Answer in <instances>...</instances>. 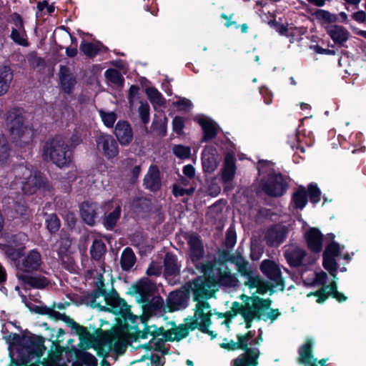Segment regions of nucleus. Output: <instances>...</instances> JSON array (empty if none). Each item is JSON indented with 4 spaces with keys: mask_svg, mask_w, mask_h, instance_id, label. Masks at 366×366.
I'll use <instances>...</instances> for the list:
<instances>
[{
    "mask_svg": "<svg viewBox=\"0 0 366 366\" xmlns=\"http://www.w3.org/2000/svg\"><path fill=\"white\" fill-rule=\"evenodd\" d=\"M15 180L11 184L13 189H21L27 194H32L38 189L50 190L51 185L44 179L41 173L31 166L19 165L14 169Z\"/></svg>",
    "mask_w": 366,
    "mask_h": 366,
    "instance_id": "f257e3e1",
    "label": "nucleus"
},
{
    "mask_svg": "<svg viewBox=\"0 0 366 366\" xmlns=\"http://www.w3.org/2000/svg\"><path fill=\"white\" fill-rule=\"evenodd\" d=\"M194 286L192 289L193 300L197 302L194 308V317L197 318V320L190 322L189 325L192 329L199 328L203 332L212 335V332L208 330L212 323L211 317L212 315L211 307L207 302L210 295L202 282L201 284L198 281L194 282Z\"/></svg>",
    "mask_w": 366,
    "mask_h": 366,
    "instance_id": "f03ea898",
    "label": "nucleus"
},
{
    "mask_svg": "<svg viewBox=\"0 0 366 366\" xmlns=\"http://www.w3.org/2000/svg\"><path fill=\"white\" fill-rule=\"evenodd\" d=\"M6 127L13 143L20 149L28 147L34 137L33 129L24 122L21 112L13 110L8 112L6 119Z\"/></svg>",
    "mask_w": 366,
    "mask_h": 366,
    "instance_id": "7ed1b4c3",
    "label": "nucleus"
},
{
    "mask_svg": "<svg viewBox=\"0 0 366 366\" xmlns=\"http://www.w3.org/2000/svg\"><path fill=\"white\" fill-rule=\"evenodd\" d=\"M290 187L289 177L281 172L269 174L261 177L259 181V187L267 196L272 198H278L284 196Z\"/></svg>",
    "mask_w": 366,
    "mask_h": 366,
    "instance_id": "20e7f679",
    "label": "nucleus"
},
{
    "mask_svg": "<svg viewBox=\"0 0 366 366\" xmlns=\"http://www.w3.org/2000/svg\"><path fill=\"white\" fill-rule=\"evenodd\" d=\"M44 154L59 167H66L71 162V152L64 140L56 137L47 142L44 147Z\"/></svg>",
    "mask_w": 366,
    "mask_h": 366,
    "instance_id": "39448f33",
    "label": "nucleus"
},
{
    "mask_svg": "<svg viewBox=\"0 0 366 366\" xmlns=\"http://www.w3.org/2000/svg\"><path fill=\"white\" fill-rule=\"evenodd\" d=\"M127 346L126 340L119 329L108 331L95 345L97 355L107 357L112 350L122 353Z\"/></svg>",
    "mask_w": 366,
    "mask_h": 366,
    "instance_id": "423d86ee",
    "label": "nucleus"
},
{
    "mask_svg": "<svg viewBox=\"0 0 366 366\" xmlns=\"http://www.w3.org/2000/svg\"><path fill=\"white\" fill-rule=\"evenodd\" d=\"M272 300L270 298L264 299L253 293V320L267 322L268 320L273 322L280 315L278 309L271 307Z\"/></svg>",
    "mask_w": 366,
    "mask_h": 366,
    "instance_id": "0eeeda50",
    "label": "nucleus"
},
{
    "mask_svg": "<svg viewBox=\"0 0 366 366\" xmlns=\"http://www.w3.org/2000/svg\"><path fill=\"white\" fill-rule=\"evenodd\" d=\"M97 290L86 297L85 301L87 305L99 310H107L111 295L104 288V280L102 274L98 276Z\"/></svg>",
    "mask_w": 366,
    "mask_h": 366,
    "instance_id": "6e6552de",
    "label": "nucleus"
},
{
    "mask_svg": "<svg viewBox=\"0 0 366 366\" xmlns=\"http://www.w3.org/2000/svg\"><path fill=\"white\" fill-rule=\"evenodd\" d=\"M239 350L244 351L233 360L232 366H252V335L251 332L237 336Z\"/></svg>",
    "mask_w": 366,
    "mask_h": 366,
    "instance_id": "1a4fd4ad",
    "label": "nucleus"
},
{
    "mask_svg": "<svg viewBox=\"0 0 366 366\" xmlns=\"http://www.w3.org/2000/svg\"><path fill=\"white\" fill-rule=\"evenodd\" d=\"M288 233L289 229L287 226L273 224L267 228L264 239L268 247H277L285 242Z\"/></svg>",
    "mask_w": 366,
    "mask_h": 366,
    "instance_id": "9d476101",
    "label": "nucleus"
},
{
    "mask_svg": "<svg viewBox=\"0 0 366 366\" xmlns=\"http://www.w3.org/2000/svg\"><path fill=\"white\" fill-rule=\"evenodd\" d=\"M260 271L265 275L275 285H279V289L281 291L285 290V280L282 276V272L279 266L270 259H264L262 262Z\"/></svg>",
    "mask_w": 366,
    "mask_h": 366,
    "instance_id": "9b49d317",
    "label": "nucleus"
},
{
    "mask_svg": "<svg viewBox=\"0 0 366 366\" xmlns=\"http://www.w3.org/2000/svg\"><path fill=\"white\" fill-rule=\"evenodd\" d=\"M108 306L110 307H107V310L120 315L124 321V325H128L129 320L134 322L138 318L131 312L129 305L123 299L111 295Z\"/></svg>",
    "mask_w": 366,
    "mask_h": 366,
    "instance_id": "f8f14e48",
    "label": "nucleus"
},
{
    "mask_svg": "<svg viewBox=\"0 0 366 366\" xmlns=\"http://www.w3.org/2000/svg\"><path fill=\"white\" fill-rule=\"evenodd\" d=\"M97 148L108 159L116 157L119 154V148L117 141L112 136L101 134L96 139Z\"/></svg>",
    "mask_w": 366,
    "mask_h": 366,
    "instance_id": "ddd939ff",
    "label": "nucleus"
},
{
    "mask_svg": "<svg viewBox=\"0 0 366 366\" xmlns=\"http://www.w3.org/2000/svg\"><path fill=\"white\" fill-rule=\"evenodd\" d=\"M163 331L164 330L162 327L158 328L155 325L147 326L142 331H139L137 333V338L145 340L147 339L149 336H150L151 339L149 342L147 343L134 346V348L138 349L142 347L148 350H152L153 349H159V342H161L162 339L158 340V343H153V341L155 340L156 336L162 335Z\"/></svg>",
    "mask_w": 366,
    "mask_h": 366,
    "instance_id": "4468645a",
    "label": "nucleus"
},
{
    "mask_svg": "<svg viewBox=\"0 0 366 366\" xmlns=\"http://www.w3.org/2000/svg\"><path fill=\"white\" fill-rule=\"evenodd\" d=\"M42 263L41 254L37 250L32 249L21 259L18 267L21 271L29 273L39 270Z\"/></svg>",
    "mask_w": 366,
    "mask_h": 366,
    "instance_id": "2eb2a0df",
    "label": "nucleus"
},
{
    "mask_svg": "<svg viewBox=\"0 0 366 366\" xmlns=\"http://www.w3.org/2000/svg\"><path fill=\"white\" fill-rule=\"evenodd\" d=\"M189 294L184 290H177L169 293L167 298V311L173 312L184 309L187 306Z\"/></svg>",
    "mask_w": 366,
    "mask_h": 366,
    "instance_id": "dca6fc26",
    "label": "nucleus"
},
{
    "mask_svg": "<svg viewBox=\"0 0 366 366\" xmlns=\"http://www.w3.org/2000/svg\"><path fill=\"white\" fill-rule=\"evenodd\" d=\"M242 302H234L232 303L231 310L234 312V315L240 314L246 322V327H251L252 322V298L242 295H241Z\"/></svg>",
    "mask_w": 366,
    "mask_h": 366,
    "instance_id": "f3484780",
    "label": "nucleus"
},
{
    "mask_svg": "<svg viewBox=\"0 0 366 366\" xmlns=\"http://www.w3.org/2000/svg\"><path fill=\"white\" fill-rule=\"evenodd\" d=\"M220 158L216 148L213 146H207L202 154V164L203 170L207 173H212L218 167Z\"/></svg>",
    "mask_w": 366,
    "mask_h": 366,
    "instance_id": "a211bd4d",
    "label": "nucleus"
},
{
    "mask_svg": "<svg viewBox=\"0 0 366 366\" xmlns=\"http://www.w3.org/2000/svg\"><path fill=\"white\" fill-rule=\"evenodd\" d=\"M313 342L311 339H307L306 342L300 347L298 350L299 357L297 362L303 366H317V359L312 353Z\"/></svg>",
    "mask_w": 366,
    "mask_h": 366,
    "instance_id": "6ab92c4d",
    "label": "nucleus"
},
{
    "mask_svg": "<svg viewBox=\"0 0 366 366\" xmlns=\"http://www.w3.org/2000/svg\"><path fill=\"white\" fill-rule=\"evenodd\" d=\"M307 248L313 253H319L322 249L323 234L316 227L310 228L305 234Z\"/></svg>",
    "mask_w": 366,
    "mask_h": 366,
    "instance_id": "aec40b11",
    "label": "nucleus"
},
{
    "mask_svg": "<svg viewBox=\"0 0 366 366\" xmlns=\"http://www.w3.org/2000/svg\"><path fill=\"white\" fill-rule=\"evenodd\" d=\"M143 305V315L145 317L152 315H161L162 312H167V305L164 300L159 296H155Z\"/></svg>",
    "mask_w": 366,
    "mask_h": 366,
    "instance_id": "412c9836",
    "label": "nucleus"
},
{
    "mask_svg": "<svg viewBox=\"0 0 366 366\" xmlns=\"http://www.w3.org/2000/svg\"><path fill=\"white\" fill-rule=\"evenodd\" d=\"M114 133L122 146H127L133 140L132 129L126 121H119L116 124Z\"/></svg>",
    "mask_w": 366,
    "mask_h": 366,
    "instance_id": "4be33fe9",
    "label": "nucleus"
},
{
    "mask_svg": "<svg viewBox=\"0 0 366 366\" xmlns=\"http://www.w3.org/2000/svg\"><path fill=\"white\" fill-rule=\"evenodd\" d=\"M187 242L189 247L190 258L194 263L200 260L204 254V247L199 236L192 234L188 237Z\"/></svg>",
    "mask_w": 366,
    "mask_h": 366,
    "instance_id": "5701e85b",
    "label": "nucleus"
},
{
    "mask_svg": "<svg viewBox=\"0 0 366 366\" xmlns=\"http://www.w3.org/2000/svg\"><path fill=\"white\" fill-rule=\"evenodd\" d=\"M325 29L335 44L342 45L349 39L350 33L342 26L332 24L325 26Z\"/></svg>",
    "mask_w": 366,
    "mask_h": 366,
    "instance_id": "b1692460",
    "label": "nucleus"
},
{
    "mask_svg": "<svg viewBox=\"0 0 366 366\" xmlns=\"http://www.w3.org/2000/svg\"><path fill=\"white\" fill-rule=\"evenodd\" d=\"M146 188L151 191H157L161 187L159 171L156 165H151L144 179Z\"/></svg>",
    "mask_w": 366,
    "mask_h": 366,
    "instance_id": "393cba45",
    "label": "nucleus"
},
{
    "mask_svg": "<svg viewBox=\"0 0 366 366\" xmlns=\"http://www.w3.org/2000/svg\"><path fill=\"white\" fill-rule=\"evenodd\" d=\"M98 209L99 207L96 203H82L80 208V212L83 220L89 225H94L96 222Z\"/></svg>",
    "mask_w": 366,
    "mask_h": 366,
    "instance_id": "a878e982",
    "label": "nucleus"
},
{
    "mask_svg": "<svg viewBox=\"0 0 366 366\" xmlns=\"http://www.w3.org/2000/svg\"><path fill=\"white\" fill-rule=\"evenodd\" d=\"M59 79L63 91L65 93L70 94L76 84V79L70 73L69 69L66 66H60Z\"/></svg>",
    "mask_w": 366,
    "mask_h": 366,
    "instance_id": "bb28decb",
    "label": "nucleus"
},
{
    "mask_svg": "<svg viewBox=\"0 0 366 366\" xmlns=\"http://www.w3.org/2000/svg\"><path fill=\"white\" fill-rule=\"evenodd\" d=\"M279 285H275L274 282H270L267 280L262 279L258 274H254L253 272V288H256L257 290L254 292L259 295H264L267 292L272 295L274 292V287H277Z\"/></svg>",
    "mask_w": 366,
    "mask_h": 366,
    "instance_id": "cd10ccee",
    "label": "nucleus"
},
{
    "mask_svg": "<svg viewBox=\"0 0 366 366\" xmlns=\"http://www.w3.org/2000/svg\"><path fill=\"white\" fill-rule=\"evenodd\" d=\"M312 16L315 17L317 23L324 28L327 26H331L338 21V16L336 14H332L327 10L317 9L313 13Z\"/></svg>",
    "mask_w": 366,
    "mask_h": 366,
    "instance_id": "c85d7f7f",
    "label": "nucleus"
},
{
    "mask_svg": "<svg viewBox=\"0 0 366 366\" xmlns=\"http://www.w3.org/2000/svg\"><path fill=\"white\" fill-rule=\"evenodd\" d=\"M236 172L235 159L231 154L225 156L222 178L224 182H229L234 178Z\"/></svg>",
    "mask_w": 366,
    "mask_h": 366,
    "instance_id": "c756f323",
    "label": "nucleus"
},
{
    "mask_svg": "<svg viewBox=\"0 0 366 366\" xmlns=\"http://www.w3.org/2000/svg\"><path fill=\"white\" fill-rule=\"evenodd\" d=\"M198 122L204 132L203 141L207 142L213 139L217 135V125L208 117H202L198 119Z\"/></svg>",
    "mask_w": 366,
    "mask_h": 366,
    "instance_id": "7c9ffc66",
    "label": "nucleus"
},
{
    "mask_svg": "<svg viewBox=\"0 0 366 366\" xmlns=\"http://www.w3.org/2000/svg\"><path fill=\"white\" fill-rule=\"evenodd\" d=\"M13 79L11 69L4 65H0V97L7 93Z\"/></svg>",
    "mask_w": 366,
    "mask_h": 366,
    "instance_id": "2f4dec72",
    "label": "nucleus"
},
{
    "mask_svg": "<svg viewBox=\"0 0 366 366\" xmlns=\"http://www.w3.org/2000/svg\"><path fill=\"white\" fill-rule=\"evenodd\" d=\"M291 202L296 209H302L308 202L307 192L303 185L298 186L297 190L292 194Z\"/></svg>",
    "mask_w": 366,
    "mask_h": 366,
    "instance_id": "473e14b6",
    "label": "nucleus"
},
{
    "mask_svg": "<svg viewBox=\"0 0 366 366\" xmlns=\"http://www.w3.org/2000/svg\"><path fill=\"white\" fill-rule=\"evenodd\" d=\"M19 280L25 284L37 289H42L49 284L47 279L42 276H32L28 274H18Z\"/></svg>",
    "mask_w": 366,
    "mask_h": 366,
    "instance_id": "72a5a7b5",
    "label": "nucleus"
},
{
    "mask_svg": "<svg viewBox=\"0 0 366 366\" xmlns=\"http://www.w3.org/2000/svg\"><path fill=\"white\" fill-rule=\"evenodd\" d=\"M154 289V283L148 279L142 280L137 285V292L140 295L142 302L149 301Z\"/></svg>",
    "mask_w": 366,
    "mask_h": 366,
    "instance_id": "f704fd0d",
    "label": "nucleus"
},
{
    "mask_svg": "<svg viewBox=\"0 0 366 366\" xmlns=\"http://www.w3.org/2000/svg\"><path fill=\"white\" fill-rule=\"evenodd\" d=\"M179 265L175 255L167 253L164 258V271L167 276L177 275L179 272Z\"/></svg>",
    "mask_w": 366,
    "mask_h": 366,
    "instance_id": "c9c22d12",
    "label": "nucleus"
},
{
    "mask_svg": "<svg viewBox=\"0 0 366 366\" xmlns=\"http://www.w3.org/2000/svg\"><path fill=\"white\" fill-rule=\"evenodd\" d=\"M229 261L231 263H233L236 265L237 269L241 273L242 275L247 276V281L246 282L247 285L250 288L252 287V276L249 272L247 271V263L244 261V259L240 256H231L229 258Z\"/></svg>",
    "mask_w": 366,
    "mask_h": 366,
    "instance_id": "e433bc0d",
    "label": "nucleus"
},
{
    "mask_svg": "<svg viewBox=\"0 0 366 366\" xmlns=\"http://www.w3.org/2000/svg\"><path fill=\"white\" fill-rule=\"evenodd\" d=\"M274 164L272 161L266 159H258L256 164V169L257 170V175L259 177H264L269 174L276 173L277 171L274 169Z\"/></svg>",
    "mask_w": 366,
    "mask_h": 366,
    "instance_id": "4c0bfd02",
    "label": "nucleus"
},
{
    "mask_svg": "<svg viewBox=\"0 0 366 366\" xmlns=\"http://www.w3.org/2000/svg\"><path fill=\"white\" fill-rule=\"evenodd\" d=\"M11 153V150L6 138L0 134V167L9 162Z\"/></svg>",
    "mask_w": 366,
    "mask_h": 366,
    "instance_id": "58836bf2",
    "label": "nucleus"
},
{
    "mask_svg": "<svg viewBox=\"0 0 366 366\" xmlns=\"http://www.w3.org/2000/svg\"><path fill=\"white\" fill-rule=\"evenodd\" d=\"M20 344L23 346L25 352L29 356H36L39 357V355L41 352V348L38 344H36L31 338L24 337L21 340Z\"/></svg>",
    "mask_w": 366,
    "mask_h": 366,
    "instance_id": "ea45409f",
    "label": "nucleus"
},
{
    "mask_svg": "<svg viewBox=\"0 0 366 366\" xmlns=\"http://www.w3.org/2000/svg\"><path fill=\"white\" fill-rule=\"evenodd\" d=\"M306 256V252L300 248H296L287 256V262L290 266L298 267L302 264Z\"/></svg>",
    "mask_w": 366,
    "mask_h": 366,
    "instance_id": "a19ab883",
    "label": "nucleus"
},
{
    "mask_svg": "<svg viewBox=\"0 0 366 366\" xmlns=\"http://www.w3.org/2000/svg\"><path fill=\"white\" fill-rule=\"evenodd\" d=\"M135 255L132 249L127 247L124 249L121 256V265L124 270H129L135 263Z\"/></svg>",
    "mask_w": 366,
    "mask_h": 366,
    "instance_id": "79ce46f5",
    "label": "nucleus"
},
{
    "mask_svg": "<svg viewBox=\"0 0 366 366\" xmlns=\"http://www.w3.org/2000/svg\"><path fill=\"white\" fill-rule=\"evenodd\" d=\"M121 206L117 205L113 212L105 216L103 224L109 230L112 229L117 224L121 214Z\"/></svg>",
    "mask_w": 366,
    "mask_h": 366,
    "instance_id": "37998d69",
    "label": "nucleus"
},
{
    "mask_svg": "<svg viewBox=\"0 0 366 366\" xmlns=\"http://www.w3.org/2000/svg\"><path fill=\"white\" fill-rule=\"evenodd\" d=\"M219 281L221 284L228 287H235L237 285L238 280L234 274L227 270L225 267L224 270L220 269L219 274Z\"/></svg>",
    "mask_w": 366,
    "mask_h": 366,
    "instance_id": "c03bdc74",
    "label": "nucleus"
},
{
    "mask_svg": "<svg viewBox=\"0 0 366 366\" xmlns=\"http://www.w3.org/2000/svg\"><path fill=\"white\" fill-rule=\"evenodd\" d=\"M197 318L194 315L192 317H188L185 320V325H180L179 327L174 329V339L181 340L187 337L189 334V330H194L189 327V322L192 321H196Z\"/></svg>",
    "mask_w": 366,
    "mask_h": 366,
    "instance_id": "a18cd8bd",
    "label": "nucleus"
},
{
    "mask_svg": "<svg viewBox=\"0 0 366 366\" xmlns=\"http://www.w3.org/2000/svg\"><path fill=\"white\" fill-rule=\"evenodd\" d=\"M147 95L151 103L155 106H162L164 103V99L161 93L153 87H149L146 89Z\"/></svg>",
    "mask_w": 366,
    "mask_h": 366,
    "instance_id": "49530a36",
    "label": "nucleus"
},
{
    "mask_svg": "<svg viewBox=\"0 0 366 366\" xmlns=\"http://www.w3.org/2000/svg\"><path fill=\"white\" fill-rule=\"evenodd\" d=\"M306 190L307 192V198L309 197L311 203L315 204L320 201L322 192L317 184L313 182L310 183Z\"/></svg>",
    "mask_w": 366,
    "mask_h": 366,
    "instance_id": "de8ad7c7",
    "label": "nucleus"
},
{
    "mask_svg": "<svg viewBox=\"0 0 366 366\" xmlns=\"http://www.w3.org/2000/svg\"><path fill=\"white\" fill-rule=\"evenodd\" d=\"M106 252L104 243L99 239H95L90 249V253L93 259H99Z\"/></svg>",
    "mask_w": 366,
    "mask_h": 366,
    "instance_id": "09e8293b",
    "label": "nucleus"
},
{
    "mask_svg": "<svg viewBox=\"0 0 366 366\" xmlns=\"http://www.w3.org/2000/svg\"><path fill=\"white\" fill-rule=\"evenodd\" d=\"M71 241L68 237H61L59 241L56 243V250L59 255L64 259V256L66 257V254L69 252Z\"/></svg>",
    "mask_w": 366,
    "mask_h": 366,
    "instance_id": "8fccbe9b",
    "label": "nucleus"
},
{
    "mask_svg": "<svg viewBox=\"0 0 366 366\" xmlns=\"http://www.w3.org/2000/svg\"><path fill=\"white\" fill-rule=\"evenodd\" d=\"M167 118L163 115L162 117H155L152 122V127L159 134L164 136L167 132Z\"/></svg>",
    "mask_w": 366,
    "mask_h": 366,
    "instance_id": "3c124183",
    "label": "nucleus"
},
{
    "mask_svg": "<svg viewBox=\"0 0 366 366\" xmlns=\"http://www.w3.org/2000/svg\"><path fill=\"white\" fill-rule=\"evenodd\" d=\"M323 267L334 277H336V273L338 269V264L335 258L322 257Z\"/></svg>",
    "mask_w": 366,
    "mask_h": 366,
    "instance_id": "603ef678",
    "label": "nucleus"
},
{
    "mask_svg": "<svg viewBox=\"0 0 366 366\" xmlns=\"http://www.w3.org/2000/svg\"><path fill=\"white\" fill-rule=\"evenodd\" d=\"M340 255V244L338 242L332 241L328 244L325 249L322 257L335 258Z\"/></svg>",
    "mask_w": 366,
    "mask_h": 366,
    "instance_id": "864d4df0",
    "label": "nucleus"
},
{
    "mask_svg": "<svg viewBox=\"0 0 366 366\" xmlns=\"http://www.w3.org/2000/svg\"><path fill=\"white\" fill-rule=\"evenodd\" d=\"M76 356L78 360L86 366H97V358L87 352L79 351Z\"/></svg>",
    "mask_w": 366,
    "mask_h": 366,
    "instance_id": "5fc2aeb1",
    "label": "nucleus"
},
{
    "mask_svg": "<svg viewBox=\"0 0 366 366\" xmlns=\"http://www.w3.org/2000/svg\"><path fill=\"white\" fill-rule=\"evenodd\" d=\"M26 31L24 29L19 30L11 29V39L16 44L21 46H28V42L26 39Z\"/></svg>",
    "mask_w": 366,
    "mask_h": 366,
    "instance_id": "6e6d98bb",
    "label": "nucleus"
},
{
    "mask_svg": "<svg viewBox=\"0 0 366 366\" xmlns=\"http://www.w3.org/2000/svg\"><path fill=\"white\" fill-rule=\"evenodd\" d=\"M78 332L80 336L81 347H83L84 349L89 348L91 347L93 337L92 335L83 327H79Z\"/></svg>",
    "mask_w": 366,
    "mask_h": 366,
    "instance_id": "4d7b16f0",
    "label": "nucleus"
},
{
    "mask_svg": "<svg viewBox=\"0 0 366 366\" xmlns=\"http://www.w3.org/2000/svg\"><path fill=\"white\" fill-rule=\"evenodd\" d=\"M45 221L46 227L51 233H55L59 229L60 221L56 214H51L47 215Z\"/></svg>",
    "mask_w": 366,
    "mask_h": 366,
    "instance_id": "13d9d810",
    "label": "nucleus"
},
{
    "mask_svg": "<svg viewBox=\"0 0 366 366\" xmlns=\"http://www.w3.org/2000/svg\"><path fill=\"white\" fill-rule=\"evenodd\" d=\"M105 77L107 80L117 85H122L123 83V77L117 69H109L105 71Z\"/></svg>",
    "mask_w": 366,
    "mask_h": 366,
    "instance_id": "bf43d9fd",
    "label": "nucleus"
},
{
    "mask_svg": "<svg viewBox=\"0 0 366 366\" xmlns=\"http://www.w3.org/2000/svg\"><path fill=\"white\" fill-rule=\"evenodd\" d=\"M36 311L41 315H47L55 320H64V318L66 317L65 315H62L55 311L54 309L47 307H37Z\"/></svg>",
    "mask_w": 366,
    "mask_h": 366,
    "instance_id": "052dcab7",
    "label": "nucleus"
},
{
    "mask_svg": "<svg viewBox=\"0 0 366 366\" xmlns=\"http://www.w3.org/2000/svg\"><path fill=\"white\" fill-rule=\"evenodd\" d=\"M272 19L269 20L268 24L276 31H277L280 35L288 36L289 34L287 25L280 24L279 21L276 20L274 16H272Z\"/></svg>",
    "mask_w": 366,
    "mask_h": 366,
    "instance_id": "680f3d73",
    "label": "nucleus"
},
{
    "mask_svg": "<svg viewBox=\"0 0 366 366\" xmlns=\"http://www.w3.org/2000/svg\"><path fill=\"white\" fill-rule=\"evenodd\" d=\"M80 50L89 57L94 56L99 52V48L97 45L86 41H83L80 44Z\"/></svg>",
    "mask_w": 366,
    "mask_h": 366,
    "instance_id": "e2e57ef3",
    "label": "nucleus"
},
{
    "mask_svg": "<svg viewBox=\"0 0 366 366\" xmlns=\"http://www.w3.org/2000/svg\"><path fill=\"white\" fill-rule=\"evenodd\" d=\"M172 152L179 159H187L190 157L191 148L178 144L173 147Z\"/></svg>",
    "mask_w": 366,
    "mask_h": 366,
    "instance_id": "0e129e2a",
    "label": "nucleus"
},
{
    "mask_svg": "<svg viewBox=\"0 0 366 366\" xmlns=\"http://www.w3.org/2000/svg\"><path fill=\"white\" fill-rule=\"evenodd\" d=\"M99 114L105 126L112 127L116 119L117 115L114 112L99 111Z\"/></svg>",
    "mask_w": 366,
    "mask_h": 366,
    "instance_id": "69168bd1",
    "label": "nucleus"
},
{
    "mask_svg": "<svg viewBox=\"0 0 366 366\" xmlns=\"http://www.w3.org/2000/svg\"><path fill=\"white\" fill-rule=\"evenodd\" d=\"M138 112L142 122L147 124L149 122V106L147 103L140 102Z\"/></svg>",
    "mask_w": 366,
    "mask_h": 366,
    "instance_id": "338daca9",
    "label": "nucleus"
},
{
    "mask_svg": "<svg viewBox=\"0 0 366 366\" xmlns=\"http://www.w3.org/2000/svg\"><path fill=\"white\" fill-rule=\"evenodd\" d=\"M314 295L317 297L316 302L318 304L324 303L327 298L330 296V294L326 291L325 288L322 287L317 291L310 292L308 296Z\"/></svg>",
    "mask_w": 366,
    "mask_h": 366,
    "instance_id": "774afa93",
    "label": "nucleus"
}]
</instances>
